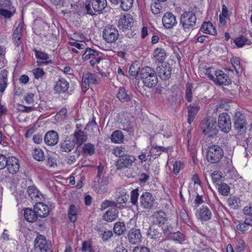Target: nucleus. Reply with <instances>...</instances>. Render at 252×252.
Instances as JSON below:
<instances>
[{
    "label": "nucleus",
    "mask_w": 252,
    "mask_h": 252,
    "mask_svg": "<svg viewBox=\"0 0 252 252\" xmlns=\"http://www.w3.org/2000/svg\"><path fill=\"white\" fill-rule=\"evenodd\" d=\"M155 199L149 192H144L140 197L141 206L144 209H151L154 205Z\"/></svg>",
    "instance_id": "4468645a"
},
{
    "label": "nucleus",
    "mask_w": 252,
    "mask_h": 252,
    "mask_svg": "<svg viewBox=\"0 0 252 252\" xmlns=\"http://www.w3.org/2000/svg\"><path fill=\"white\" fill-rule=\"evenodd\" d=\"M133 25V19L132 16L129 14L122 16L118 22L119 29L123 31L130 29L132 27Z\"/></svg>",
    "instance_id": "ddd939ff"
},
{
    "label": "nucleus",
    "mask_w": 252,
    "mask_h": 252,
    "mask_svg": "<svg viewBox=\"0 0 252 252\" xmlns=\"http://www.w3.org/2000/svg\"><path fill=\"white\" fill-rule=\"evenodd\" d=\"M102 35L106 42L111 43L118 39L119 33L116 27L113 25H108L104 29Z\"/></svg>",
    "instance_id": "39448f33"
},
{
    "label": "nucleus",
    "mask_w": 252,
    "mask_h": 252,
    "mask_svg": "<svg viewBox=\"0 0 252 252\" xmlns=\"http://www.w3.org/2000/svg\"><path fill=\"white\" fill-rule=\"evenodd\" d=\"M211 178L214 184L218 185L220 182L221 176L218 174V171H215L211 174Z\"/></svg>",
    "instance_id": "338daca9"
},
{
    "label": "nucleus",
    "mask_w": 252,
    "mask_h": 252,
    "mask_svg": "<svg viewBox=\"0 0 252 252\" xmlns=\"http://www.w3.org/2000/svg\"><path fill=\"white\" fill-rule=\"evenodd\" d=\"M113 154L116 157L121 158V156H124L125 154V148L122 146H117L113 150Z\"/></svg>",
    "instance_id": "13d9d810"
},
{
    "label": "nucleus",
    "mask_w": 252,
    "mask_h": 252,
    "mask_svg": "<svg viewBox=\"0 0 252 252\" xmlns=\"http://www.w3.org/2000/svg\"><path fill=\"white\" fill-rule=\"evenodd\" d=\"M124 139V135L120 130H115L111 136L112 142L114 143H122Z\"/></svg>",
    "instance_id": "4c0bfd02"
},
{
    "label": "nucleus",
    "mask_w": 252,
    "mask_h": 252,
    "mask_svg": "<svg viewBox=\"0 0 252 252\" xmlns=\"http://www.w3.org/2000/svg\"><path fill=\"white\" fill-rule=\"evenodd\" d=\"M139 67L136 63H132L129 68V74L131 77H136L139 72Z\"/></svg>",
    "instance_id": "3c124183"
},
{
    "label": "nucleus",
    "mask_w": 252,
    "mask_h": 252,
    "mask_svg": "<svg viewBox=\"0 0 252 252\" xmlns=\"http://www.w3.org/2000/svg\"><path fill=\"white\" fill-rule=\"evenodd\" d=\"M46 164L47 166L50 167H55L57 166L56 159L51 156H48Z\"/></svg>",
    "instance_id": "69168bd1"
},
{
    "label": "nucleus",
    "mask_w": 252,
    "mask_h": 252,
    "mask_svg": "<svg viewBox=\"0 0 252 252\" xmlns=\"http://www.w3.org/2000/svg\"><path fill=\"white\" fill-rule=\"evenodd\" d=\"M152 219L153 223L158 226L164 225L168 220L166 214L161 210L155 212L152 215Z\"/></svg>",
    "instance_id": "2eb2a0df"
},
{
    "label": "nucleus",
    "mask_w": 252,
    "mask_h": 252,
    "mask_svg": "<svg viewBox=\"0 0 252 252\" xmlns=\"http://www.w3.org/2000/svg\"><path fill=\"white\" fill-rule=\"evenodd\" d=\"M97 76L96 74L87 72L83 73L82 79V91L85 93L90 87L91 85L97 83Z\"/></svg>",
    "instance_id": "423d86ee"
},
{
    "label": "nucleus",
    "mask_w": 252,
    "mask_h": 252,
    "mask_svg": "<svg viewBox=\"0 0 252 252\" xmlns=\"http://www.w3.org/2000/svg\"><path fill=\"white\" fill-rule=\"evenodd\" d=\"M82 152L85 155L92 156L95 152V147L94 144L90 143H86L82 147Z\"/></svg>",
    "instance_id": "a18cd8bd"
},
{
    "label": "nucleus",
    "mask_w": 252,
    "mask_h": 252,
    "mask_svg": "<svg viewBox=\"0 0 252 252\" xmlns=\"http://www.w3.org/2000/svg\"><path fill=\"white\" fill-rule=\"evenodd\" d=\"M127 239L130 244L137 245L142 241V234L137 226L131 228L127 233Z\"/></svg>",
    "instance_id": "f8f14e48"
},
{
    "label": "nucleus",
    "mask_w": 252,
    "mask_h": 252,
    "mask_svg": "<svg viewBox=\"0 0 252 252\" xmlns=\"http://www.w3.org/2000/svg\"><path fill=\"white\" fill-rule=\"evenodd\" d=\"M172 239L174 241H177L181 244L185 240V236L180 231H178L174 233L173 236H172Z\"/></svg>",
    "instance_id": "4d7b16f0"
},
{
    "label": "nucleus",
    "mask_w": 252,
    "mask_h": 252,
    "mask_svg": "<svg viewBox=\"0 0 252 252\" xmlns=\"http://www.w3.org/2000/svg\"><path fill=\"white\" fill-rule=\"evenodd\" d=\"M106 0H92V6L95 12L100 13L106 7Z\"/></svg>",
    "instance_id": "c85d7f7f"
},
{
    "label": "nucleus",
    "mask_w": 252,
    "mask_h": 252,
    "mask_svg": "<svg viewBox=\"0 0 252 252\" xmlns=\"http://www.w3.org/2000/svg\"><path fill=\"white\" fill-rule=\"evenodd\" d=\"M8 172L12 174L17 173L20 168V163L17 158L11 156L7 158L6 167Z\"/></svg>",
    "instance_id": "f3484780"
},
{
    "label": "nucleus",
    "mask_w": 252,
    "mask_h": 252,
    "mask_svg": "<svg viewBox=\"0 0 252 252\" xmlns=\"http://www.w3.org/2000/svg\"><path fill=\"white\" fill-rule=\"evenodd\" d=\"M32 156L34 159L38 161L44 160L45 156L43 151L39 148H34L32 151Z\"/></svg>",
    "instance_id": "37998d69"
},
{
    "label": "nucleus",
    "mask_w": 252,
    "mask_h": 252,
    "mask_svg": "<svg viewBox=\"0 0 252 252\" xmlns=\"http://www.w3.org/2000/svg\"><path fill=\"white\" fill-rule=\"evenodd\" d=\"M234 43L237 47L241 48L246 44H250L251 42L248 38L241 34L234 38Z\"/></svg>",
    "instance_id": "58836bf2"
},
{
    "label": "nucleus",
    "mask_w": 252,
    "mask_h": 252,
    "mask_svg": "<svg viewBox=\"0 0 252 252\" xmlns=\"http://www.w3.org/2000/svg\"><path fill=\"white\" fill-rule=\"evenodd\" d=\"M22 29L17 27L13 32L12 41L15 46L18 47L22 43Z\"/></svg>",
    "instance_id": "473e14b6"
},
{
    "label": "nucleus",
    "mask_w": 252,
    "mask_h": 252,
    "mask_svg": "<svg viewBox=\"0 0 252 252\" xmlns=\"http://www.w3.org/2000/svg\"><path fill=\"white\" fill-rule=\"evenodd\" d=\"M73 141L78 146L82 145L87 139V135L85 132L81 130L76 131L74 133Z\"/></svg>",
    "instance_id": "cd10ccee"
},
{
    "label": "nucleus",
    "mask_w": 252,
    "mask_h": 252,
    "mask_svg": "<svg viewBox=\"0 0 252 252\" xmlns=\"http://www.w3.org/2000/svg\"><path fill=\"white\" fill-rule=\"evenodd\" d=\"M98 231L102 232L101 234V236L103 242L107 241L113 236V233L111 230L101 231L100 228H99Z\"/></svg>",
    "instance_id": "6e6d98bb"
},
{
    "label": "nucleus",
    "mask_w": 252,
    "mask_h": 252,
    "mask_svg": "<svg viewBox=\"0 0 252 252\" xmlns=\"http://www.w3.org/2000/svg\"><path fill=\"white\" fill-rule=\"evenodd\" d=\"M202 32L211 35H216L217 31L210 21L204 22L200 29Z\"/></svg>",
    "instance_id": "393cba45"
},
{
    "label": "nucleus",
    "mask_w": 252,
    "mask_h": 252,
    "mask_svg": "<svg viewBox=\"0 0 252 252\" xmlns=\"http://www.w3.org/2000/svg\"><path fill=\"white\" fill-rule=\"evenodd\" d=\"M199 109L200 107L198 105H189L188 106V122L189 124H191L193 122Z\"/></svg>",
    "instance_id": "7c9ffc66"
},
{
    "label": "nucleus",
    "mask_w": 252,
    "mask_h": 252,
    "mask_svg": "<svg viewBox=\"0 0 252 252\" xmlns=\"http://www.w3.org/2000/svg\"><path fill=\"white\" fill-rule=\"evenodd\" d=\"M234 120V126L236 129L241 130L244 128L246 122L243 114L239 112H236Z\"/></svg>",
    "instance_id": "a878e982"
},
{
    "label": "nucleus",
    "mask_w": 252,
    "mask_h": 252,
    "mask_svg": "<svg viewBox=\"0 0 252 252\" xmlns=\"http://www.w3.org/2000/svg\"><path fill=\"white\" fill-rule=\"evenodd\" d=\"M237 242L235 249L236 252H242L246 247V243L243 239L239 238L236 239Z\"/></svg>",
    "instance_id": "8fccbe9b"
},
{
    "label": "nucleus",
    "mask_w": 252,
    "mask_h": 252,
    "mask_svg": "<svg viewBox=\"0 0 252 252\" xmlns=\"http://www.w3.org/2000/svg\"><path fill=\"white\" fill-rule=\"evenodd\" d=\"M118 217V212L115 208L109 209L103 215V219L107 222H112Z\"/></svg>",
    "instance_id": "72a5a7b5"
},
{
    "label": "nucleus",
    "mask_w": 252,
    "mask_h": 252,
    "mask_svg": "<svg viewBox=\"0 0 252 252\" xmlns=\"http://www.w3.org/2000/svg\"><path fill=\"white\" fill-rule=\"evenodd\" d=\"M75 142L70 140H65L61 143V149L62 152H70L75 146Z\"/></svg>",
    "instance_id": "ea45409f"
},
{
    "label": "nucleus",
    "mask_w": 252,
    "mask_h": 252,
    "mask_svg": "<svg viewBox=\"0 0 252 252\" xmlns=\"http://www.w3.org/2000/svg\"><path fill=\"white\" fill-rule=\"evenodd\" d=\"M27 192L29 195L32 199H35L36 201L41 200L40 197H42V193L34 186H30L28 188Z\"/></svg>",
    "instance_id": "f704fd0d"
},
{
    "label": "nucleus",
    "mask_w": 252,
    "mask_h": 252,
    "mask_svg": "<svg viewBox=\"0 0 252 252\" xmlns=\"http://www.w3.org/2000/svg\"><path fill=\"white\" fill-rule=\"evenodd\" d=\"M153 56L156 62L163 63L166 58V53L163 48H157L154 51Z\"/></svg>",
    "instance_id": "c756f323"
},
{
    "label": "nucleus",
    "mask_w": 252,
    "mask_h": 252,
    "mask_svg": "<svg viewBox=\"0 0 252 252\" xmlns=\"http://www.w3.org/2000/svg\"><path fill=\"white\" fill-rule=\"evenodd\" d=\"M195 14L190 11H185L180 16L179 25L186 32H190L197 28Z\"/></svg>",
    "instance_id": "f257e3e1"
},
{
    "label": "nucleus",
    "mask_w": 252,
    "mask_h": 252,
    "mask_svg": "<svg viewBox=\"0 0 252 252\" xmlns=\"http://www.w3.org/2000/svg\"><path fill=\"white\" fill-rule=\"evenodd\" d=\"M121 7L124 11H127L132 7L133 0H121Z\"/></svg>",
    "instance_id": "603ef678"
},
{
    "label": "nucleus",
    "mask_w": 252,
    "mask_h": 252,
    "mask_svg": "<svg viewBox=\"0 0 252 252\" xmlns=\"http://www.w3.org/2000/svg\"><path fill=\"white\" fill-rule=\"evenodd\" d=\"M44 140L45 144L48 146H54L59 141L58 133L54 130L48 131L45 135Z\"/></svg>",
    "instance_id": "4be33fe9"
},
{
    "label": "nucleus",
    "mask_w": 252,
    "mask_h": 252,
    "mask_svg": "<svg viewBox=\"0 0 252 252\" xmlns=\"http://www.w3.org/2000/svg\"><path fill=\"white\" fill-rule=\"evenodd\" d=\"M162 22L164 27L166 29L172 28L177 24L175 16L170 12H166L162 19Z\"/></svg>",
    "instance_id": "a211bd4d"
},
{
    "label": "nucleus",
    "mask_w": 252,
    "mask_h": 252,
    "mask_svg": "<svg viewBox=\"0 0 252 252\" xmlns=\"http://www.w3.org/2000/svg\"><path fill=\"white\" fill-rule=\"evenodd\" d=\"M186 97L189 102H190L192 99V85L188 83L186 90Z\"/></svg>",
    "instance_id": "bf43d9fd"
},
{
    "label": "nucleus",
    "mask_w": 252,
    "mask_h": 252,
    "mask_svg": "<svg viewBox=\"0 0 252 252\" xmlns=\"http://www.w3.org/2000/svg\"><path fill=\"white\" fill-rule=\"evenodd\" d=\"M151 8L152 13L156 15L160 12L162 6L159 2H155L154 3L151 4Z\"/></svg>",
    "instance_id": "052dcab7"
},
{
    "label": "nucleus",
    "mask_w": 252,
    "mask_h": 252,
    "mask_svg": "<svg viewBox=\"0 0 252 252\" xmlns=\"http://www.w3.org/2000/svg\"><path fill=\"white\" fill-rule=\"evenodd\" d=\"M117 97L122 102H126L130 100L129 96L127 94L124 88H120L117 94Z\"/></svg>",
    "instance_id": "c03bdc74"
},
{
    "label": "nucleus",
    "mask_w": 252,
    "mask_h": 252,
    "mask_svg": "<svg viewBox=\"0 0 252 252\" xmlns=\"http://www.w3.org/2000/svg\"><path fill=\"white\" fill-rule=\"evenodd\" d=\"M141 79L144 85L149 88L155 87L158 82L156 71L149 66H146L143 69Z\"/></svg>",
    "instance_id": "f03ea898"
},
{
    "label": "nucleus",
    "mask_w": 252,
    "mask_h": 252,
    "mask_svg": "<svg viewBox=\"0 0 252 252\" xmlns=\"http://www.w3.org/2000/svg\"><path fill=\"white\" fill-rule=\"evenodd\" d=\"M32 73L35 79H43L45 76V72L42 68L36 67L32 70Z\"/></svg>",
    "instance_id": "de8ad7c7"
},
{
    "label": "nucleus",
    "mask_w": 252,
    "mask_h": 252,
    "mask_svg": "<svg viewBox=\"0 0 252 252\" xmlns=\"http://www.w3.org/2000/svg\"><path fill=\"white\" fill-rule=\"evenodd\" d=\"M157 72L159 77L162 80H166L169 79L171 77V68L169 64L161 65L157 68Z\"/></svg>",
    "instance_id": "5701e85b"
},
{
    "label": "nucleus",
    "mask_w": 252,
    "mask_h": 252,
    "mask_svg": "<svg viewBox=\"0 0 252 252\" xmlns=\"http://www.w3.org/2000/svg\"><path fill=\"white\" fill-rule=\"evenodd\" d=\"M180 216L183 222L186 223L189 221V216L185 209H182L180 210Z\"/></svg>",
    "instance_id": "680f3d73"
},
{
    "label": "nucleus",
    "mask_w": 252,
    "mask_h": 252,
    "mask_svg": "<svg viewBox=\"0 0 252 252\" xmlns=\"http://www.w3.org/2000/svg\"><path fill=\"white\" fill-rule=\"evenodd\" d=\"M51 247L50 242L42 235L37 236L34 241V248L36 252H47Z\"/></svg>",
    "instance_id": "0eeeda50"
},
{
    "label": "nucleus",
    "mask_w": 252,
    "mask_h": 252,
    "mask_svg": "<svg viewBox=\"0 0 252 252\" xmlns=\"http://www.w3.org/2000/svg\"><path fill=\"white\" fill-rule=\"evenodd\" d=\"M15 10L13 12L4 8H0V15L5 18H10L14 14Z\"/></svg>",
    "instance_id": "0e129e2a"
},
{
    "label": "nucleus",
    "mask_w": 252,
    "mask_h": 252,
    "mask_svg": "<svg viewBox=\"0 0 252 252\" xmlns=\"http://www.w3.org/2000/svg\"><path fill=\"white\" fill-rule=\"evenodd\" d=\"M203 133L209 137H213L218 132L216 121L212 117H209L201 123Z\"/></svg>",
    "instance_id": "20e7f679"
},
{
    "label": "nucleus",
    "mask_w": 252,
    "mask_h": 252,
    "mask_svg": "<svg viewBox=\"0 0 252 252\" xmlns=\"http://www.w3.org/2000/svg\"><path fill=\"white\" fill-rule=\"evenodd\" d=\"M219 22L218 24L219 27L220 28H224L226 26L227 23L228 21H230L229 17H223L221 16H219Z\"/></svg>",
    "instance_id": "e2e57ef3"
},
{
    "label": "nucleus",
    "mask_w": 252,
    "mask_h": 252,
    "mask_svg": "<svg viewBox=\"0 0 252 252\" xmlns=\"http://www.w3.org/2000/svg\"><path fill=\"white\" fill-rule=\"evenodd\" d=\"M240 58L236 56H233L230 60V64L238 75H240L243 71V68L240 64Z\"/></svg>",
    "instance_id": "2f4dec72"
},
{
    "label": "nucleus",
    "mask_w": 252,
    "mask_h": 252,
    "mask_svg": "<svg viewBox=\"0 0 252 252\" xmlns=\"http://www.w3.org/2000/svg\"><path fill=\"white\" fill-rule=\"evenodd\" d=\"M78 214V209L73 204H71L69 206L68 211V216L69 220L72 222H74L77 220V216Z\"/></svg>",
    "instance_id": "79ce46f5"
},
{
    "label": "nucleus",
    "mask_w": 252,
    "mask_h": 252,
    "mask_svg": "<svg viewBox=\"0 0 252 252\" xmlns=\"http://www.w3.org/2000/svg\"><path fill=\"white\" fill-rule=\"evenodd\" d=\"M69 86V83L65 79L61 78L56 82L54 90L57 93L63 94L68 91Z\"/></svg>",
    "instance_id": "aec40b11"
},
{
    "label": "nucleus",
    "mask_w": 252,
    "mask_h": 252,
    "mask_svg": "<svg viewBox=\"0 0 252 252\" xmlns=\"http://www.w3.org/2000/svg\"><path fill=\"white\" fill-rule=\"evenodd\" d=\"M184 167V163L180 160L176 161L173 164V173L178 175L181 169Z\"/></svg>",
    "instance_id": "864d4df0"
},
{
    "label": "nucleus",
    "mask_w": 252,
    "mask_h": 252,
    "mask_svg": "<svg viewBox=\"0 0 252 252\" xmlns=\"http://www.w3.org/2000/svg\"><path fill=\"white\" fill-rule=\"evenodd\" d=\"M218 189L219 193L221 195L227 196L229 193V186L225 183H222L219 184Z\"/></svg>",
    "instance_id": "49530a36"
},
{
    "label": "nucleus",
    "mask_w": 252,
    "mask_h": 252,
    "mask_svg": "<svg viewBox=\"0 0 252 252\" xmlns=\"http://www.w3.org/2000/svg\"><path fill=\"white\" fill-rule=\"evenodd\" d=\"M98 52L90 48H87L85 52L82 55V59L84 61L90 60L91 66H94L98 64L101 59L98 57Z\"/></svg>",
    "instance_id": "9d476101"
},
{
    "label": "nucleus",
    "mask_w": 252,
    "mask_h": 252,
    "mask_svg": "<svg viewBox=\"0 0 252 252\" xmlns=\"http://www.w3.org/2000/svg\"><path fill=\"white\" fill-rule=\"evenodd\" d=\"M37 217L45 218L48 216L49 213L48 206L40 202H36L33 206Z\"/></svg>",
    "instance_id": "6ab92c4d"
},
{
    "label": "nucleus",
    "mask_w": 252,
    "mask_h": 252,
    "mask_svg": "<svg viewBox=\"0 0 252 252\" xmlns=\"http://www.w3.org/2000/svg\"><path fill=\"white\" fill-rule=\"evenodd\" d=\"M212 213L210 209L206 205H202L195 212V217L202 222H207L212 218Z\"/></svg>",
    "instance_id": "9b49d317"
},
{
    "label": "nucleus",
    "mask_w": 252,
    "mask_h": 252,
    "mask_svg": "<svg viewBox=\"0 0 252 252\" xmlns=\"http://www.w3.org/2000/svg\"><path fill=\"white\" fill-rule=\"evenodd\" d=\"M139 196V190L138 189L132 190L130 194V201L132 204H137V201Z\"/></svg>",
    "instance_id": "5fc2aeb1"
},
{
    "label": "nucleus",
    "mask_w": 252,
    "mask_h": 252,
    "mask_svg": "<svg viewBox=\"0 0 252 252\" xmlns=\"http://www.w3.org/2000/svg\"><path fill=\"white\" fill-rule=\"evenodd\" d=\"M217 70L213 67L203 68L199 70L200 75L203 78H206L213 81H215V74Z\"/></svg>",
    "instance_id": "b1692460"
},
{
    "label": "nucleus",
    "mask_w": 252,
    "mask_h": 252,
    "mask_svg": "<svg viewBox=\"0 0 252 252\" xmlns=\"http://www.w3.org/2000/svg\"><path fill=\"white\" fill-rule=\"evenodd\" d=\"M136 158L134 156L126 154L124 156L119 158L116 161V166L117 170H121L124 168H129L131 166Z\"/></svg>",
    "instance_id": "1a4fd4ad"
},
{
    "label": "nucleus",
    "mask_w": 252,
    "mask_h": 252,
    "mask_svg": "<svg viewBox=\"0 0 252 252\" xmlns=\"http://www.w3.org/2000/svg\"><path fill=\"white\" fill-rule=\"evenodd\" d=\"M24 99L27 104L33 106L35 102V94L28 93L24 97Z\"/></svg>",
    "instance_id": "09e8293b"
},
{
    "label": "nucleus",
    "mask_w": 252,
    "mask_h": 252,
    "mask_svg": "<svg viewBox=\"0 0 252 252\" xmlns=\"http://www.w3.org/2000/svg\"><path fill=\"white\" fill-rule=\"evenodd\" d=\"M223 154V151L220 146L213 145L208 148L207 159L211 163H218L222 158Z\"/></svg>",
    "instance_id": "7ed1b4c3"
},
{
    "label": "nucleus",
    "mask_w": 252,
    "mask_h": 252,
    "mask_svg": "<svg viewBox=\"0 0 252 252\" xmlns=\"http://www.w3.org/2000/svg\"><path fill=\"white\" fill-rule=\"evenodd\" d=\"M126 230V224L124 222L118 221L114 224V232L117 235H123Z\"/></svg>",
    "instance_id": "a19ab883"
},
{
    "label": "nucleus",
    "mask_w": 252,
    "mask_h": 252,
    "mask_svg": "<svg viewBox=\"0 0 252 252\" xmlns=\"http://www.w3.org/2000/svg\"><path fill=\"white\" fill-rule=\"evenodd\" d=\"M214 82L216 84L227 85L231 83V80L227 74L223 71L219 70L215 74V81Z\"/></svg>",
    "instance_id": "412c9836"
},
{
    "label": "nucleus",
    "mask_w": 252,
    "mask_h": 252,
    "mask_svg": "<svg viewBox=\"0 0 252 252\" xmlns=\"http://www.w3.org/2000/svg\"><path fill=\"white\" fill-rule=\"evenodd\" d=\"M24 216L26 220L30 222L35 221L37 218L35 210L29 208H27L24 210Z\"/></svg>",
    "instance_id": "c9c22d12"
},
{
    "label": "nucleus",
    "mask_w": 252,
    "mask_h": 252,
    "mask_svg": "<svg viewBox=\"0 0 252 252\" xmlns=\"http://www.w3.org/2000/svg\"><path fill=\"white\" fill-rule=\"evenodd\" d=\"M8 72L5 69L0 72V93H3L8 86Z\"/></svg>",
    "instance_id": "bb28decb"
},
{
    "label": "nucleus",
    "mask_w": 252,
    "mask_h": 252,
    "mask_svg": "<svg viewBox=\"0 0 252 252\" xmlns=\"http://www.w3.org/2000/svg\"><path fill=\"white\" fill-rule=\"evenodd\" d=\"M218 126L220 130L225 133H228L231 128V122L228 113H220L218 117Z\"/></svg>",
    "instance_id": "6e6552de"
},
{
    "label": "nucleus",
    "mask_w": 252,
    "mask_h": 252,
    "mask_svg": "<svg viewBox=\"0 0 252 252\" xmlns=\"http://www.w3.org/2000/svg\"><path fill=\"white\" fill-rule=\"evenodd\" d=\"M33 52L35 53V56L37 59V63L38 65L42 66L46 65L52 63V60L50 58L48 54L45 52L34 49Z\"/></svg>",
    "instance_id": "dca6fc26"
},
{
    "label": "nucleus",
    "mask_w": 252,
    "mask_h": 252,
    "mask_svg": "<svg viewBox=\"0 0 252 252\" xmlns=\"http://www.w3.org/2000/svg\"><path fill=\"white\" fill-rule=\"evenodd\" d=\"M82 250L85 252H94L91 244L87 241L83 242Z\"/></svg>",
    "instance_id": "774afa93"
},
{
    "label": "nucleus",
    "mask_w": 252,
    "mask_h": 252,
    "mask_svg": "<svg viewBox=\"0 0 252 252\" xmlns=\"http://www.w3.org/2000/svg\"><path fill=\"white\" fill-rule=\"evenodd\" d=\"M168 148L160 146H153L150 150V153L152 156L158 157L162 152L168 153Z\"/></svg>",
    "instance_id": "e433bc0d"
}]
</instances>
